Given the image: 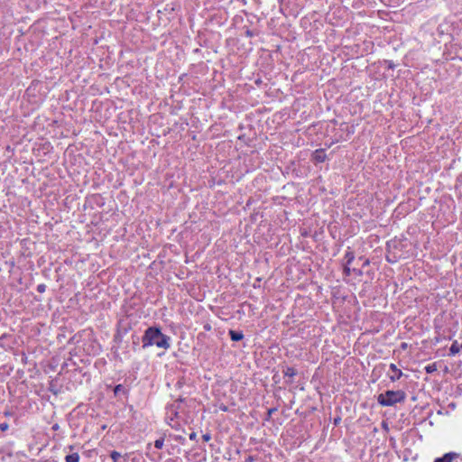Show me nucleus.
Listing matches in <instances>:
<instances>
[{"mask_svg": "<svg viewBox=\"0 0 462 462\" xmlns=\"http://www.w3.org/2000/svg\"><path fill=\"white\" fill-rule=\"evenodd\" d=\"M296 374V370L292 367H287L284 371V375L289 377H293Z\"/></svg>", "mask_w": 462, "mask_h": 462, "instance_id": "14", "label": "nucleus"}, {"mask_svg": "<svg viewBox=\"0 0 462 462\" xmlns=\"http://www.w3.org/2000/svg\"><path fill=\"white\" fill-rule=\"evenodd\" d=\"M203 439H204V440L208 441V440H209V439H210V436H209V435H208V434H207V435H204V436H203Z\"/></svg>", "mask_w": 462, "mask_h": 462, "instance_id": "19", "label": "nucleus"}, {"mask_svg": "<svg viewBox=\"0 0 462 462\" xmlns=\"http://www.w3.org/2000/svg\"><path fill=\"white\" fill-rule=\"evenodd\" d=\"M0 428H1V430H6V429H7V424H2V425L0 426Z\"/></svg>", "mask_w": 462, "mask_h": 462, "instance_id": "20", "label": "nucleus"}, {"mask_svg": "<svg viewBox=\"0 0 462 462\" xmlns=\"http://www.w3.org/2000/svg\"><path fill=\"white\" fill-rule=\"evenodd\" d=\"M228 334L233 341H240L244 338V334L241 331L229 330Z\"/></svg>", "mask_w": 462, "mask_h": 462, "instance_id": "7", "label": "nucleus"}, {"mask_svg": "<svg viewBox=\"0 0 462 462\" xmlns=\"http://www.w3.org/2000/svg\"><path fill=\"white\" fill-rule=\"evenodd\" d=\"M166 422L169 426H171L172 429L179 430L180 427V423L174 420L172 416H167L166 417Z\"/></svg>", "mask_w": 462, "mask_h": 462, "instance_id": "9", "label": "nucleus"}, {"mask_svg": "<svg viewBox=\"0 0 462 462\" xmlns=\"http://www.w3.org/2000/svg\"><path fill=\"white\" fill-rule=\"evenodd\" d=\"M119 388H120V385H117V386L115 388V393H116L119 391Z\"/></svg>", "mask_w": 462, "mask_h": 462, "instance_id": "21", "label": "nucleus"}, {"mask_svg": "<svg viewBox=\"0 0 462 462\" xmlns=\"http://www.w3.org/2000/svg\"><path fill=\"white\" fill-rule=\"evenodd\" d=\"M37 291H38L39 292H43V291H45V285H44V284H39V285L37 286Z\"/></svg>", "mask_w": 462, "mask_h": 462, "instance_id": "16", "label": "nucleus"}, {"mask_svg": "<svg viewBox=\"0 0 462 462\" xmlns=\"http://www.w3.org/2000/svg\"><path fill=\"white\" fill-rule=\"evenodd\" d=\"M343 272H344V274L346 276H349L352 273V272L356 273L357 274H361L362 273L361 271H359V270H356V269H353L352 270L350 268V265H347V264L344 265Z\"/></svg>", "mask_w": 462, "mask_h": 462, "instance_id": "11", "label": "nucleus"}, {"mask_svg": "<svg viewBox=\"0 0 462 462\" xmlns=\"http://www.w3.org/2000/svg\"><path fill=\"white\" fill-rule=\"evenodd\" d=\"M344 259H345V264H347V265H351V263L355 260V254L349 247L346 251Z\"/></svg>", "mask_w": 462, "mask_h": 462, "instance_id": "6", "label": "nucleus"}, {"mask_svg": "<svg viewBox=\"0 0 462 462\" xmlns=\"http://www.w3.org/2000/svg\"><path fill=\"white\" fill-rule=\"evenodd\" d=\"M221 410L222 411H226V407H222Z\"/></svg>", "mask_w": 462, "mask_h": 462, "instance_id": "22", "label": "nucleus"}, {"mask_svg": "<svg viewBox=\"0 0 462 462\" xmlns=\"http://www.w3.org/2000/svg\"><path fill=\"white\" fill-rule=\"evenodd\" d=\"M66 462H79V455L75 452L65 457Z\"/></svg>", "mask_w": 462, "mask_h": 462, "instance_id": "10", "label": "nucleus"}, {"mask_svg": "<svg viewBox=\"0 0 462 462\" xmlns=\"http://www.w3.org/2000/svg\"><path fill=\"white\" fill-rule=\"evenodd\" d=\"M189 437L191 440H194L196 439L197 434L195 432H191Z\"/></svg>", "mask_w": 462, "mask_h": 462, "instance_id": "17", "label": "nucleus"}, {"mask_svg": "<svg viewBox=\"0 0 462 462\" xmlns=\"http://www.w3.org/2000/svg\"><path fill=\"white\" fill-rule=\"evenodd\" d=\"M389 368L392 374L388 373V376L392 382L399 380L403 375L402 370H400L395 364H390Z\"/></svg>", "mask_w": 462, "mask_h": 462, "instance_id": "3", "label": "nucleus"}, {"mask_svg": "<svg viewBox=\"0 0 462 462\" xmlns=\"http://www.w3.org/2000/svg\"><path fill=\"white\" fill-rule=\"evenodd\" d=\"M424 369L427 374H431L437 370V365H436V363L430 364V365H426Z\"/></svg>", "mask_w": 462, "mask_h": 462, "instance_id": "13", "label": "nucleus"}, {"mask_svg": "<svg viewBox=\"0 0 462 462\" xmlns=\"http://www.w3.org/2000/svg\"><path fill=\"white\" fill-rule=\"evenodd\" d=\"M245 462H254V458L252 456H249L245 458Z\"/></svg>", "mask_w": 462, "mask_h": 462, "instance_id": "18", "label": "nucleus"}, {"mask_svg": "<svg viewBox=\"0 0 462 462\" xmlns=\"http://www.w3.org/2000/svg\"><path fill=\"white\" fill-rule=\"evenodd\" d=\"M110 457L112 458L113 462H122L121 461L122 455L119 452L116 451V450H113L110 453Z\"/></svg>", "mask_w": 462, "mask_h": 462, "instance_id": "12", "label": "nucleus"}, {"mask_svg": "<svg viewBox=\"0 0 462 462\" xmlns=\"http://www.w3.org/2000/svg\"><path fill=\"white\" fill-rule=\"evenodd\" d=\"M143 347L156 346L159 348L168 349L171 346V337L162 333L161 329L155 327L148 328L143 336Z\"/></svg>", "mask_w": 462, "mask_h": 462, "instance_id": "1", "label": "nucleus"}, {"mask_svg": "<svg viewBox=\"0 0 462 462\" xmlns=\"http://www.w3.org/2000/svg\"><path fill=\"white\" fill-rule=\"evenodd\" d=\"M462 348V344L459 345L457 341H454L449 347V356H455L459 353Z\"/></svg>", "mask_w": 462, "mask_h": 462, "instance_id": "8", "label": "nucleus"}, {"mask_svg": "<svg viewBox=\"0 0 462 462\" xmlns=\"http://www.w3.org/2000/svg\"><path fill=\"white\" fill-rule=\"evenodd\" d=\"M164 445V439L163 438H160L154 441V447L158 449H161L163 448Z\"/></svg>", "mask_w": 462, "mask_h": 462, "instance_id": "15", "label": "nucleus"}, {"mask_svg": "<svg viewBox=\"0 0 462 462\" xmlns=\"http://www.w3.org/2000/svg\"><path fill=\"white\" fill-rule=\"evenodd\" d=\"M326 152L322 149L316 150L313 153V160L317 162H323L326 160Z\"/></svg>", "mask_w": 462, "mask_h": 462, "instance_id": "5", "label": "nucleus"}, {"mask_svg": "<svg viewBox=\"0 0 462 462\" xmlns=\"http://www.w3.org/2000/svg\"><path fill=\"white\" fill-rule=\"evenodd\" d=\"M458 455L455 452L446 453L441 457H437L434 462H452V460L457 457Z\"/></svg>", "mask_w": 462, "mask_h": 462, "instance_id": "4", "label": "nucleus"}, {"mask_svg": "<svg viewBox=\"0 0 462 462\" xmlns=\"http://www.w3.org/2000/svg\"><path fill=\"white\" fill-rule=\"evenodd\" d=\"M406 393L402 390L392 391L388 390L383 393H381L377 397L378 403L382 406H393L398 402H404Z\"/></svg>", "mask_w": 462, "mask_h": 462, "instance_id": "2", "label": "nucleus"}]
</instances>
